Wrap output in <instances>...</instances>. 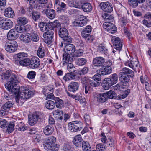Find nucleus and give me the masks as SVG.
Returning <instances> with one entry per match:
<instances>
[{
  "mask_svg": "<svg viewBox=\"0 0 151 151\" xmlns=\"http://www.w3.org/2000/svg\"><path fill=\"white\" fill-rule=\"evenodd\" d=\"M87 60L86 59L83 58H78L76 61L77 64L79 65L82 66L84 65L86 63Z\"/></svg>",
  "mask_w": 151,
  "mask_h": 151,
  "instance_id": "nucleus-52",
  "label": "nucleus"
},
{
  "mask_svg": "<svg viewBox=\"0 0 151 151\" xmlns=\"http://www.w3.org/2000/svg\"><path fill=\"white\" fill-rule=\"evenodd\" d=\"M59 36L63 38L68 35V33L67 29L65 28H60L59 31Z\"/></svg>",
  "mask_w": 151,
  "mask_h": 151,
  "instance_id": "nucleus-39",
  "label": "nucleus"
},
{
  "mask_svg": "<svg viewBox=\"0 0 151 151\" xmlns=\"http://www.w3.org/2000/svg\"><path fill=\"white\" fill-rule=\"evenodd\" d=\"M32 17L33 20L35 22H37L40 18V13L36 11H32L31 13Z\"/></svg>",
  "mask_w": 151,
  "mask_h": 151,
  "instance_id": "nucleus-40",
  "label": "nucleus"
},
{
  "mask_svg": "<svg viewBox=\"0 0 151 151\" xmlns=\"http://www.w3.org/2000/svg\"><path fill=\"white\" fill-rule=\"evenodd\" d=\"M84 118L86 124L89 125L91 123V119L89 115L86 114L84 116Z\"/></svg>",
  "mask_w": 151,
  "mask_h": 151,
  "instance_id": "nucleus-63",
  "label": "nucleus"
},
{
  "mask_svg": "<svg viewBox=\"0 0 151 151\" xmlns=\"http://www.w3.org/2000/svg\"><path fill=\"white\" fill-rule=\"evenodd\" d=\"M13 104L12 102L11 101L6 103L1 108V110H0V114L2 116L5 115L6 113L12 106Z\"/></svg>",
  "mask_w": 151,
  "mask_h": 151,
  "instance_id": "nucleus-13",
  "label": "nucleus"
},
{
  "mask_svg": "<svg viewBox=\"0 0 151 151\" xmlns=\"http://www.w3.org/2000/svg\"><path fill=\"white\" fill-rule=\"evenodd\" d=\"M89 80L88 78L84 77L81 79V83L82 84V87L83 90H85V93L86 94L91 89L90 85L88 84Z\"/></svg>",
  "mask_w": 151,
  "mask_h": 151,
  "instance_id": "nucleus-10",
  "label": "nucleus"
},
{
  "mask_svg": "<svg viewBox=\"0 0 151 151\" xmlns=\"http://www.w3.org/2000/svg\"><path fill=\"white\" fill-rule=\"evenodd\" d=\"M18 82L17 78L13 75L9 83L5 85V87L9 92L16 96L15 100L17 103L22 105L26 99L33 96L34 92L29 86L20 88L17 84Z\"/></svg>",
  "mask_w": 151,
  "mask_h": 151,
  "instance_id": "nucleus-1",
  "label": "nucleus"
},
{
  "mask_svg": "<svg viewBox=\"0 0 151 151\" xmlns=\"http://www.w3.org/2000/svg\"><path fill=\"white\" fill-rule=\"evenodd\" d=\"M92 30L91 27L90 25L87 26L81 32V35L83 37H86L89 35Z\"/></svg>",
  "mask_w": 151,
  "mask_h": 151,
  "instance_id": "nucleus-36",
  "label": "nucleus"
},
{
  "mask_svg": "<svg viewBox=\"0 0 151 151\" xmlns=\"http://www.w3.org/2000/svg\"><path fill=\"white\" fill-rule=\"evenodd\" d=\"M13 75H15L16 77L18 78H18L17 77V76L14 74H11V73L10 71L8 70L6 71L5 72L3 73L2 74L1 76V78L3 80H7V79L9 78L11 76L10 78L12 77V76ZM11 80V78H10V80L9 81H8V82L6 83V84H5V86L7 84V83H9V82Z\"/></svg>",
  "mask_w": 151,
  "mask_h": 151,
  "instance_id": "nucleus-22",
  "label": "nucleus"
},
{
  "mask_svg": "<svg viewBox=\"0 0 151 151\" xmlns=\"http://www.w3.org/2000/svg\"><path fill=\"white\" fill-rule=\"evenodd\" d=\"M40 118L39 116L36 113L33 114L31 117L29 118V124L33 126L37 122H39L40 121Z\"/></svg>",
  "mask_w": 151,
  "mask_h": 151,
  "instance_id": "nucleus-15",
  "label": "nucleus"
},
{
  "mask_svg": "<svg viewBox=\"0 0 151 151\" xmlns=\"http://www.w3.org/2000/svg\"><path fill=\"white\" fill-rule=\"evenodd\" d=\"M37 54L40 58H43L45 54L44 47L41 46H39L37 51Z\"/></svg>",
  "mask_w": 151,
  "mask_h": 151,
  "instance_id": "nucleus-43",
  "label": "nucleus"
},
{
  "mask_svg": "<svg viewBox=\"0 0 151 151\" xmlns=\"http://www.w3.org/2000/svg\"><path fill=\"white\" fill-rule=\"evenodd\" d=\"M40 64L39 59L37 57H35L30 59L29 58L27 60L25 66H29L31 68L36 69L38 68Z\"/></svg>",
  "mask_w": 151,
  "mask_h": 151,
  "instance_id": "nucleus-6",
  "label": "nucleus"
},
{
  "mask_svg": "<svg viewBox=\"0 0 151 151\" xmlns=\"http://www.w3.org/2000/svg\"><path fill=\"white\" fill-rule=\"evenodd\" d=\"M4 14L6 17L9 18H13L15 16L14 12L11 8L6 9L4 12Z\"/></svg>",
  "mask_w": 151,
  "mask_h": 151,
  "instance_id": "nucleus-30",
  "label": "nucleus"
},
{
  "mask_svg": "<svg viewBox=\"0 0 151 151\" xmlns=\"http://www.w3.org/2000/svg\"><path fill=\"white\" fill-rule=\"evenodd\" d=\"M28 55L24 52H20L15 55L13 57L14 60L19 62V63L21 65L25 66L27 62V60L29 58H27Z\"/></svg>",
  "mask_w": 151,
  "mask_h": 151,
  "instance_id": "nucleus-4",
  "label": "nucleus"
},
{
  "mask_svg": "<svg viewBox=\"0 0 151 151\" xmlns=\"http://www.w3.org/2000/svg\"><path fill=\"white\" fill-rule=\"evenodd\" d=\"M56 141V138L54 136L50 137H48L46 139V142L47 143H49L50 144L52 145H55V143Z\"/></svg>",
  "mask_w": 151,
  "mask_h": 151,
  "instance_id": "nucleus-50",
  "label": "nucleus"
},
{
  "mask_svg": "<svg viewBox=\"0 0 151 151\" xmlns=\"http://www.w3.org/2000/svg\"><path fill=\"white\" fill-rule=\"evenodd\" d=\"M112 85H113L106 78L104 79L102 84V87L105 90L109 89Z\"/></svg>",
  "mask_w": 151,
  "mask_h": 151,
  "instance_id": "nucleus-41",
  "label": "nucleus"
},
{
  "mask_svg": "<svg viewBox=\"0 0 151 151\" xmlns=\"http://www.w3.org/2000/svg\"><path fill=\"white\" fill-rule=\"evenodd\" d=\"M34 141L36 143L39 142L41 140V138L39 135L37 134H35L32 137Z\"/></svg>",
  "mask_w": 151,
  "mask_h": 151,
  "instance_id": "nucleus-62",
  "label": "nucleus"
},
{
  "mask_svg": "<svg viewBox=\"0 0 151 151\" xmlns=\"http://www.w3.org/2000/svg\"><path fill=\"white\" fill-rule=\"evenodd\" d=\"M62 150V151H72L73 148L69 145L68 142H64L63 143Z\"/></svg>",
  "mask_w": 151,
  "mask_h": 151,
  "instance_id": "nucleus-38",
  "label": "nucleus"
},
{
  "mask_svg": "<svg viewBox=\"0 0 151 151\" xmlns=\"http://www.w3.org/2000/svg\"><path fill=\"white\" fill-rule=\"evenodd\" d=\"M98 72L99 73L97 74L104 75L110 74L111 71V68L110 66H106L105 67H103L102 68L99 70Z\"/></svg>",
  "mask_w": 151,
  "mask_h": 151,
  "instance_id": "nucleus-16",
  "label": "nucleus"
},
{
  "mask_svg": "<svg viewBox=\"0 0 151 151\" xmlns=\"http://www.w3.org/2000/svg\"><path fill=\"white\" fill-rule=\"evenodd\" d=\"M105 93L96 94L95 96L97 98V101L101 103L105 102L108 99Z\"/></svg>",
  "mask_w": 151,
  "mask_h": 151,
  "instance_id": "nucleus-21",
  "label": "nucleus"
},
{
  "mask_svg": "<svg viewBox=\"0 0 151 151\" xmlns=\"http://www.w3.org/2000/svg\"><path fill=\"white\" fill-rule=\"evenodd\" d=\"M19 35L15 29H11L8 33L7 37L9 40H14L17 38Z\"/></svg>",
  "mask_w": 151,
  "mask_h": 151,
  "instance_id": "nucleus-17",
  "label": "nucleus"
},
{
  "mask_svg": "<svg viewBox=\"0 0 151 151\" xmlns=\"http://www.w3.org/2000/svg\"><path fill=\"white\" fill-rule=\"evenodd\" d=\"M83 54L82 50L79 49L78 50H75L72 54L73 57H78L81 56Z\"/></svg>",
  "mask_w": 151,
  "mask_h": 151,
  "instance_id": "nucleus-53",
  "label": "nucleus"
},
{
  "mask_svg": "<svg viewBox=\"0 0 151 151\" xmlns=\"http://www.w3.org/2000/svg\"><path fill=\"white\" fill-rule=\"evenodd\" d=\"M20 38L22 41L25 43H29L31 41L36 42L39 40L37 35L33 32L22 34L20 36Z\"/></svg>",
  "mask_w": 151,
  "mask_h": 151,
  "instance_id": "nucleus-3",
  "label": "nucleus"
},
{
  "mask_svg": "<svg viewBox=\"0 0 151 151\" xmlns=\"http://www.w3.org/2000/svg\"><path fill=\"white\" fill-rule=\"evenodd\" d=\"M54 30L53 22L47 23L45 26V30Z\"/></svg>",
  "mask_w": 151,
  "mask_h": 151,
  "instance_id": "nucleus-49",
  "label": "nucleus"
},
{
  "mask_svg": "<svg viewBox=\"0 0 151 151\" xmlns=\"http://www.w3.org/2000/svg\"><path fill=\"white\" fill-rule=\"evenodd\" d=\"M123 30L124 33L127 34V36L129 40L131 41L132 40L131 33L124 26Z\"/></svg>",
  "mask_w": 151,
  "mask_h": 151,
  "instance_id": "nucleus-57",
  "label": "nucleus"
},
{
  "mask_svg": "<svg viewBox=\"0 0 151 151\" xmlns=\"http://www.w3.org/2000/svg\"><path fill=\"white\" fill-rule=\"evenodd\" d=\"M105 62L104 58L102 57H97L93 59V64L95 66H102Z\"/></svg>",
  "mask_w": 151,
  "mask_h": 151,
  "instance_id": "nucleus-18",
  "label": "nucleus"
},
{
  "mask_svg": "<svg viewBox=\"0 0 151 151\" xmlns=\"http://www.w3.org/2000/svg\"><path fill=\"white\" fill-rule=\"evenodd\" d=\"M132 70L128 68H124L119 74V80L123 83H127L129 81V74L132 73Z\"/></svg>",
  "mask_w": 151,
  "mask_h": 151,
  "instance_id": "nucleus-2",
  "label": "nucleus"
},
{
  "mask_svg": "<svg viewBox=\"0 0 151 151\" xmlns=\"http://www.w3.org/2000/svg\"><path fill=\"white\" fill-rule=\"evenodd\" d=\"M9 41L6 44H9V45L12 46H14V47H17V48L18 47V44H17V42L15 40H13Z\"/></svg>",
  "mask_w": 151,
  "mask_h": 151,
  "instance_id": "nucleus-61",
  "label": "nucleus"
},
{
  "mask_svg": "<svg viewBox=\"0 0 151 151\" xmlns=\"http://www.w3.org/2000/svg\"><path fill=\"white\" fill-rule=\"evenodd\" d=\"M122 17L120 19V24L122 27H123L126 25L128 23V21L127 18L124 16L121 17Z\"/></svg>",
  "mask_w": 151,
  "mask_h": 151,
  "instance_id": "nucleus-55",
  "label": "nucleus"
},
{
  "mask_svg": "<svg viewBox=\"0 0 151 151\" xmlns=\"http://www.w3.org/2000/svg\"><path fill=\"white\" fill-rule=\"evenodd\" d=\"M75 47L74 45L72 44H68L65 46L64 50L65 53L72 55L73 52L75 51Z\"/></svg>",
  "mask_w": 151,
  "mask_h": 151,
  "instance_id": "nucleus-20",
  "label": "nucleus"
},
{
  "mask_svg": "<svg viewBox=\"0 0 151 151\" xmlns=\"http://www.w3.org/2000/svg\"><path fill=\"white\" fill-rule=\"evenodd\" d=\"M63 40L65 42L66 44L68 43H71L72 42V38L70 36H68L65 37L63 38Z\"/></svg>",
  "mask_w": 151,
  "mask_h": 151,
  "instance_id": "nucleus-64",
  "label": "nucleus"
},
{
  "mask_svg": "<svg viewBox=\"0 0 151 151\" xmlns=\"http://www.w3.org/2000/svg\"><path fill=\"white\" fill-rule=\"evenodd\" d=\"M82 147L83 150L87 149L88 148H91V147L89 143L87 141H83L82 144Z\"/></svg>",
  "mask_w": 151,
  "mask_h": 151,
  "instance_id": "nucleus-60",
  "label": "nucleus"
},
{
  "mask_svg": "<svg viewBox=\"0 0 151 151\" xmlns=\"http://www.w3.org/2000/svg\"><path fill=\"white\" fill-rule=\"evenodd\" d=\"M13 26V22L9 19H3L0 21V27L4 30L10 29Z\"/></svg>",
  "mask_w": 151,
  "mask_h": 151,
  "instance_id": "nucleus-8",
  "label": "nucleus"
},
{
  "mask_svg": "<svg viewBox=\"0 0 151 151\" xmlns=\"http://www.w3.org/2000/svg\"><path fill=\"white\" fill-rule=\"evenodd\" d=\"M74 58L72 55L69 54H64L63 55V60L65 62L68 63L69 62H72L73 61Z\"/></svg>",
  "mask_w": 151,
  "mask_h": 151,
  "instance_id": "nucleus-28",
  "label": "nucleus"
},
{
  "mask_svg": "<svg viewBox=\"0 0 151 151\" xmlns=\"http://www.w3.org/2000/svg\"><path fill=\"white\" fill-rule=\"evenodd\" d=\"M68 88L70 91L74 93L78 90L79 85L77 82H71L68 86Z\"/></svg>",
  "mask_w": 151,
  "mask_h": 151,
  "instance_id": "nucleus-25",
  "label": "nucleus"
},
{
  "mask_svg": "<svg viewBox=\"0 0 151 151\" xmlns=\"http://www.w3.org/2000/svg\"><path fill=\"white\" fill-rule=\"evenodd\" d=\"M8 125L7 122L6 120L3 119H0V127L5 128L7 127Z\"/></svg>",
  "mask_w": 151,
  "mask_h": 151,
  "instance_id": "nucleus-54",
  "label": "nucleus"
},
{
  "mask_svg": "<svg viewBox=\"0 0 151 151\" xmlns=\"http://www.w3.org/2000/svg\"><path fill=\"white\" fill-rule=\"evenodd\" d=\"M105 93L106 95V96H107L108 99L109 98L110 99H114L116 98V94L113 91L110 90Z\"/></svg>",
  "mask_w": 151,
  "mask_h": 151,
  "instance_id": "nucleus-48",
  "label": "nucleus"
},
{
  "mask_svg": "<svg viewBox=\"0 0 151 151\" xmlns=\"http://www.w3.org/2000/svg\"><path fill=\"white\" fill-rule=\"evenodd\" d=\"M45 105L47 109H52L55 106V103L53 101L49 100L46 101Z\"/></svg>",
  "mask_w": 151,
  "mask_h": 151,
  "instance_id": "nucleus-42",
  "label": "nucleus"
},
{
  "mask_svg": "<svg viewBox=\"0 0 151 151\" xmlns=\"http://www.w3.org/2000/svg\"><path fill=\"white\" fill-rule=\"evenodd\" d=\"M36 73L34 71H31L29 72L27 75V78L29 79H34Z\"/></svg>",
  "mask_w": 151,
  "mask_h": 151,
  "instance_id": "nucleus-58",
  "label": "nucleus"
},
{
  "mask_svg": "<svg viewBox=\"0 0 151 151\" xmlns=\"http://www.w3.org/2000/svg\"><path fill=\"white\" fill-rule=\"evenodd\" d=\"M130 92L129 89H127L125 90L123 93L118 95L116 97L117 99H122L126 98Z\"/></svg>",
  "mask_w": 151,
  "mask_h": 151,
  "instance_id": "nucleus-47",
  "label": "nucleus"
},
{
  "mask_svg": "<svg viewBox=\"0 0 151 151\" xmlns=\"http://www.w3.org/2000/svg\"><path fill=\"white\" fill-rule=\"evenodd\" d=\"M59 5L60 7V10L61 12H65L67 8V6L66 4L63 2H60Z\"/></svg>",
  "mask_w": 151,
  "mask_h": 151,
  "instance_id": "nucleus-59",
  "label": "nucleus"
},
{
  "mask_svg": "<svg viewBox=\"0 0 151 151\" xmlns=\"http://www.w3.org/2000/svg\"><path fill=\"white\" fill-rule=\"evenodd\" d=\"M103 26L104 27L109 33L112 34L114 33L116 31V27L111 22H104Z\"/></svg>",
  "mask_w": 151,
  "mask_h": 151,
  "instance_id": "nucleus-11",
  "label": "nucleus"
},
{
  "mask_svg": "<svg viewBox=\"0 0 151 151\" xmlns=\"http://www.w3.org/2000/svg\"><path fill=\"white\" fill-rule=\"evenodd\" d=\"M101 76L100 74H96L93 76L89 81L88 84L90 86L97 87L100 85L101 80Z\"/></svg>",
  "mask_w": 151,
  "mask_h": 151,
  "instance_id": "nucleus-7",
  "label": "nucleus"
},
{
  "mask_svg": "<svg viewBox=\"0 0 151 151\" xmlns=\"http://www.w3.org/2000/svg\"><path fill=\"white\" fill-rule=\"evenodd\" d=\"M77 78L76 75L73 74V73H68L63 77V78L65 81H68L71 79L76 80Z\"/></svg>",
  "mask_w": 151,
  "mask_h": 151,
  "instance_id": "nucleus-26",
  "label": "nucleus"
},
{
  "mask_svg": "<svg viewBox=\"0 0 151 151\" xmlns=\"http://www.w3.org/2000/svg\"><path fill=\"white\" fill-rule=\"evenodd\" d=\"M82 140L81 135H78L75 136L73 139V142L76 146L78 147L80 145Z\"/></svg>",
  "mask_w": 151,
  "mask_h": 151,
  "instance_id": "nucleus-37",
  "label": "nucleus"
},
{
  "mask_svg": "<svg viewBox=\"0 0 151 151\" xmlns=\"http://www.w3.org/2000/svg\"><path fill=\"white\" fill-rule=\"evenodd\" d=\"M102 17L106 22H112L114 20V17L110 14L104 13L102 15Z\"/></svg>",
  "mask_w": 151,
  "mask_h": 151,
  "instance_id": "nucleus-34",
  "label": "nucleus"
},
{
  "mask_svg": "<svg viewBox=\"0 0 151 151\" xmlns=\"http://www.w3.org/2000/svg\"><path fill=\"white\" fill-rule=\"evenodd\" d=\"M27 26L21 24H17L15 26V29L17 32V33H23L27 31Z\"/></svg>",
  "mask_w": 151,
  "mask_h": 151,
  "instance_id": "nucleus-32",
  "label": "nucleus"
},
{
  "mask_svg": "<svg viewBox=\"0 0 151 151\" xmlns=\"http://www.w3.org/2000/svg\"><path fill=\"white\" fill-rule=\"evenodd\" d=\"M45 32L43 36L45 39V43L48 44H50L53 37L54 33L52 30H47Z\"/></svg>",
  "mask_w": 151,
  "mask_h": 151,
  "instance_id": "nucleus-14",
  "label": "nucleus"
},
{
  "mask_svg": "<svg viewBox=\"0 0 151 151\" xmlns=\"http://www.w3.org/2000/svg\"><path fill=\"white\" fill-rule=\"evenodd\" d=\"M67 68L68 70L70 73H73L75 71V67L71 63H68Z\"/></svg>",
  "mask_w": 151,
  "mask_h": 151,
  "instance_id": "nucleus-56",
  "label": "nucleus"
},
{
  "mask_svg": "<svg viewBox=\"0 0 151 151\" xmlns=\"http://www.w3.org/2000/svg\"><path fill=\"white\" fill-rule=\"evenodd\" d=\"M113 39L114 40L113 43L115 47L117 50L119 51L121 50L122 48V44L120 38L117 37H115Z\"/></svg>",
  "mask_w": 151,
  "mask_h": 151,
  "instance_id": "nucleus-24",
  "label": "nucleus"
},
{
  "mask_svg": "<svg viewBox=\"0 0 151 151\" xmlns=\"http://www.w3.org/2000/svg\"><path fill=\"white\" fill-rule=\"evenodd\" d=\"M5 49L6 50L9 52H13L17 49V47L14 46H11L9 44H6L5 46Z\"/></svg>",
  "mask_w": 151,
  "mask_h": 151,
  "instance_id": "nucleus-46",
  "label": "nucleus"
},
{
  "mask_svg": "<svg viewBox=\"0 0 151 151\" xmlns=\"http://www.w3.org/2000/svg\"><path fill=\"white\" fill-rule=\"evenodd\" d=\"M15 124L14 122H10L8 125L6 131L9 134L11 133L14 130V127Z\"/></svg>",
  "mask_w": 151,
  "mask_h": 151,
  "instance_id": "nucleus-51",
  "label": "nucleus"
},
{
  "mask_svg": "<svg viewBox=\"0 0 151 151\" xmlns=\"http://www.w3.org/2000/svg\"><path fill=\"white\" fill-rule=\"evenodd\" d=\"M28 22V19L25 17H20L17 19V22L18 23L17 24L24 25Z\"/></svg>",
  "mask_w": 151,
  "mask_h": 151,
  "instance_id": "nucleus-45",
  "label": "nucleus"
},
{
  "mask_svg": "<svg viewBox=\"0 0 151 151\" xmlns=\"http://www.w3.org/2000/svg\"><path fill=\"white\" fill-rule=\"evenodd\" d=\"M87 22V19L86 16L83 15H80L77 21H74L73 24L75 26L83 27L86 25Z\"/></svg>",
  "mask_w": 151,
  "mask_h": 151,
  "instance_id": "nucleus-9",
  "label": "nucleus"
},
{
  "mask_svg": "<svg viewBox=\"0 0 151 151\" xmlns=\"http://www.w3.org/2000/svg\"><path fill=\"white\" fill-rule=\"evenodd\" d=\"M54 128L52 125H47L43 129L44 134L46 135L51 134L54 130Z\"/></svg>",
  "mask_w": 151,
  "mask_h": 151,
  "instance_id": "nucleus-23",
  "label": "nucleus"
},
{
  "mask_svg": "<svg viewBox=\"0 0 151 151\" xmlns=\"http://www.w3.org/2000/svg\"><path fill=\"white\" fill-rule=\"evenodd\" d=\"M43 147L46 150L52 151H57L58 150V147L57 145H52L50 144L49 143H47L46 142L44 144H43Z\"/></svg>",
  "mask_w": 151,
  "mask_h": 151,
  "instance_id": "nucleus-19",
  "label": "nucleus"
},
{
  "mask_svg": "<svg viewBox=\"0 0 151 151\" xmlns=\"http://www.w3.org/2000/svg\"><path fill=\"white\" fill-rule=\"evenodd\" d=\"M54 116L58 119L62 121L63 119V112L62 111L57 110L53 112Z\"/></svg>",
  "mask_w": 151,
  "mask_h": 151,
  "instance_id": "nucleus-31",
  "label": "nucleus"
},
{
  "mask_svg": "<svg viewBox=\"0 0 151 151\" xmlns=\"http://www.w3.org/2000/svg\"><path fill=\"white\" fill-rule=\"evenodd\" d=\"M113 85L116 84L118 81V76L116 73H114L111 75L109 78H106Z\"/></svg>",
  "mask_w": 151,
  "mask_h": 151,
  "instance_id": "nucleus-29",
  "label": "nucleus"
},
{
  "mask_svg": "<svg viewBox=\"0 0 151 151\" xmlns=\"http://www.w3.org/2000/svg\"><path fill=\"white\" fill-rule=\"evenodd\" d=\"M45 14L50 19H54L55 16V12L53 9H48L45 11Z\"/></svg>",
  "mask_w": 151,
  "mask_h": 151,
  "instance_id": "nucleus-27",
  "label": "nucleus"
},
{
  "mask_svg": "<svg viewBox=\"0 0 151 151\" xmlns=\"http://www.w3.org/2000/svg\"><path fill=\"white\" fill-rule=\"evenodd\" d=\"M82 123L80 121H74L69 123L68 125V129L72 132L79 131L83 127Z\"/></svg>",
  "mask_w": 151,
  "mask_h": 151,
  "instance_id": "nucleus-5",
  "label": "nucleus"
},
{
  "mask_svg": "<svg viewBox=\"0 0 151 151\" xmlns=\"http://www.w3.org/2000/svg\"><path fill=\"white\" fill-rule=\"evenodd\" d=\"M97 50L98 51L106 55H107L108 54V49L103 44L99 45L98 47Z\"/></svg>",
  "mask_w": 151,
  "mask_h": 151,
  "instance_id": "nucleus-33",
  "label": "nucleus"
},
{
  "mask_svg": "<svg viewBox=\"0 0 151 151\" xmlns=\"http://www.w3.org/2000/svg\"><path fill=\"white\" fill-rule=\"evenodd\" d=\"M54 100L57 108H61L63 106V101L61 99L58 97H56L55 98Z\"/></svg>",
  "mask_w": 151,
  "mask_h": 151,
  "instance_id": "nucleus-44",
  "label": "nucleus"
},
{
  "mask_svg": "<svg viewBox=\"0 0 151 151\" xmlns=\"http://www.w3.org/2000/svg\"><path fill=\"white\" fill-rule=\"evenodd\" d=\"M81 8L85 12H90L92 9V7L91 4L89 3L83 4L81 6Z\"/></svg>",
  "mask_w": 151,
  "mask_h": 151,
  "instance_id": "nucleus-35",
  "label": "nucleus"
},
{
  "mask_svg": "<svg viewBox=\"0 0 151 151\" xmlns=\"http://www.w3.org/2000/svg\"><path fill=\"white\" fill-rule=\"evenodd\" d=\"M99 5L104 11L110 13L113 11L112 6L111 3L108 2H101Z\"/></svg>",
  "mask_w": 151,
  "mask_h": 151,
  "instance_id": "nucleus-12",
  "label": "nucleus"
}]
</instances>
